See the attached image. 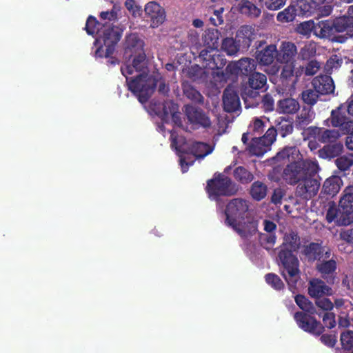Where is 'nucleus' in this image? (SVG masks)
<instances>
[{
	"mask_svg": "<svg viewBox=\"0 0 353 353\" xmlns=\"http://www.w3.org/2000/svg\"><path fill=\"white\" fill-rule=\"evenodd\" d=\"M341 343L343 349L350 350L353 347V331L347 330L341 334Z\"/></svg>",
	"mask_w": 353,
	"mask_h": 353,
	"instance_id": "52",
	"label": "nucleus"
},
{
	"mask_svg": "<svg viewBox=\"0 0 353 353\" xmlns=\"http://www.w3.org/2000/svg\"><path fill=\"white\" fill-rule=\"evenodd\" d=\"M339 206L341 218L339 223L343 225H349L353 223V188L348 186L343 191Z\"/></svg>",
	"mask_w": 353,
	"mask_h": 353,
	"instance_id": "10",
	"label": "nucleus"
},
{
	"mask_svg": "<svg viewBox=\"0 0 353 353\" xmlns=\"http://www.w3.org/2000/svg\"><path fill=\"white\" fill-rule=\"evenodd\" d=\"M319 94L315 89H307L302 92L301 99L305 103L312 106L318 101Z\"/></svg>",
	"mask_w": 353,
	"mask_h": 353,
	"instance_id": "46",
	"label": "nucleus"
},
{
	"mask_svg": "<svg viewBox=\"0 0 353 353\" xmlns=\"http://www.w3.org/2000/svg\"><path fill=\"white\" fill-rule=\"evenodd\" d=\"M179 110L178 105L172 101H165L163 104V121L166 120L170 115Z\"/></svg>",
	"mask_w": 353,
	"mask_h": 353,
	"instance_id": "53",
	"label": "nucleus"
},
{
	"mask_svg": "<svg viewBox=\"0 0 353 353\" xmlns=\"http://www.w3.org/2000/svg\"><path fill=\"white\" fill-rule=\"evenodd\" d=\"M293 128L292 123L290 121L285 119L281 120L276 125L278 134L281 137H285L288 134H291L293 131Z\"/></svg>",
	"mask_w": 353,
	"mask_h": 353,
	"instance_id": "50",
	"label": "nucleus"
},
{
	"mask_svg": "<svg viewBox=\"0 0 353 353\" xmlns=\"http://www.w3.org/2000/svg\"><path fill=\"white\" fill-rule=\"evenodd\" d=\"M340 132L337 130L323 129V134L321 137V143H339Z\"/></svg>",
	"mask_w": 353,
	"mask_h": 353,
	"instance_id": "43",
	"label": "nucleus"
},
{
	"mask_svg": "<svg viewBox=\"0 0 353 353\" xmlns=\"http://www.w3.org/2000/svg\"><path fill=\"white\" fill-rule=\"evenodd\" d=\"M191 154L196 159H203L212 152L211 146L203 142H195L190 147Z\"/></svg>",
	"mask_w": 353,
	"mask_h": 353,
	"instance_id": "33",
	"label": "nucleus"
},
{
	"mask_svg": "<svg viewBox=\"0 0 353 353\" xmlns=\"http://www.w3.org/2000/svg\"><path fill=\"white\" fill-rule=\"evenodd\" d=\"M279 108L285 114H294L300 108L299 102L292 98H287L279 101Z\"/></svg>",
	"mask_w": 353,
	"mask_h": 353,
	"instance_id": "35",
	"label": "nucleus"
},
{
	"mask_svg": "<svg viewBox=\"0 0 353 353\" xmlns=\"http://www.w3.org/2000/svg\"><path fill=\"white\" fill-rule=\"evenodd\" d=\"M243 239H248L257 232L258 223L252 219L246 221H239L231 227Z\"/></svg>",
	"mask_w": 353,
	"mask_h": 353,
	"instance_id": "23",
	"label": "nucleus"
},
{
	"mask_svg": "<svg viewBox=\"0 0 353 353\" xmlns=\"http://www.w3.org/2000/svg\"><path fill=\"white\" fill-rule=\"evenodd\" d=\"M321 186L320 179L305 177L301 180L296 189V196L304 200H309L316 195Z\"/></svg>",
	"mask_w": 353,
	"mask_h": 353,
	"instance_id": "12",
	"label": "nucleus"
},
{
	"mask_svg": "<svg viewBox=\"0 0 353 353\" xmlns=\"http://www.w3.org/2000/svg\"><path fill=\"white\" fill-rule=\"evenodd\" d=\"M97 49L94 52V56L96 58H108L110 55H112L113 53H108V45H104L103 43H98L97 46Z\"/></svg>",
	"mask_w": 353,
	"mask_h": 353,
	"instance_id": "62",
	"label": "nucleus"
},
{
	"mask_svg": "<svg viewBox=\"0 0 353 353\" xmlns=\"http://www.w3.org/2000/svg\"><path fill=\"white\" fill-rule=\"evenodd\" d=\"M124 29L123 25L113 26L107 23L103 24L99 38L95 39L94 45L97 46L98 43L102 42L104 45H108V53H114L115 47L120 41Z\"/></svg>",
	"mask_w": 353,
	"mask_h": 353,
	"instance_id": "8",
	"label": "nucleus"
},
{
	"mask_svg": "<svg viewBox=\"0 0 353 353\" xmlns=\"http://www.w3.org/2000/svg\"><path fill=\"white\" fill-rule=\"evenodd\" d=\"M335 164L340 171L349 170L353 165V157L346 155L338 157L335 160Z\"/></svg>",
	"mask_w": 353,
	"mask_h": 353,
	"instance_id": "47",
	"label": "nucleus"
},
{
	"mask_svg": "<svg viewBox=\"0 0 353 353\" xmlns=\"http://www.w3.org/2000/svg\"><path fill=\"white\" fill-rule=\"evenodd\" d=\"M131 59H132V64L125 63L121 67V74L125 77L128 86V81H131L138 74H148L145 52L134 55Z\"/></svg>",
	"mask_w": 353,
	"mask_h": 353,
	"instance_id": "9",
	"label": "nucleus"
},
{
	"mask_svg": "<svg viewBox=\"0 0 353 353\" xmlns=\"http://www.w3.org/2000/svg\"><path fill=\"white\" fill-rule=\"evenodd\" d=\"M188 76L193 81H199L205 77V72L199 65H194L189 69Z\"/></svg>",
	"mask_w": 353,
	"mask_h": 353,
	"instance_id": "54",
	"label": "nucleus"
},
{
	"mask_svg": "<svg viewBox=\"0 0 353 353\" xmlns=\"http://www.w3.org/2000/svg\"><path fill=\"white\" fill-rule=\"evenodd\" d=\"M298 14V9L294 5H290L283 11L279 12L277 14L276 19L279 22L287 23L293 21L296 16Z\"/></svg>",
	"mask_w": 353,
	"mask_h": 353,
	"instance_id": "39",
	"label": "nucleus"
},
{
	"mask_svg": "<svg viewBox=\"0 0 353 353\" xmlns=\"http://www.w3.org/2000/svg\"><path fill=\"white\" fill-rule=\"evenodd\" d=\"M221 49L228 55L232 56L235 55L241 48L236 39L226 37L222 41Z\"/></svg>",
	"mask_w": 353,
	"mask_h": 353,
	"instance_id": "40",
	"label": "nucleus"
},
{
	"mask_svg": "<svg viewBox=\"0 0 353 353\" xmlns=\"http://www.w3.org/2000/svg\"><path fill=\"white\" fill-rule=\"evenodd\" d=\"M303 254L309 262L315 261H319L321 259H327L332 255L331 249L326 246H323L321 243L312 242L305 245Z\"/></svg>",
	"mask_w": 353,
	"mask_h": 353,
	"instance_id": "14",
	"label": "nucleus"
},
{
	"mask_svg": "<svg viewBox=\"0 0 353 353\" xmlns=\"http://www.w3.org/2000/svg\"><path fill=\"white\" fill-rule=\"evenodd\" d=\"M328 209L326 212V220L327 221L330 223L333 221H336V224L338 225H342L341 223H339V221L341 218V210L339 207L337 208L336 203L332 201H330L327 203Z\"/></svg>",
	"mask_w": 353,
	"mask_h": 353,
	"instance_id": "41",
	"label": "nucleus"
},
{
	"mask_svg": "<svg viewBox=\"0 0 353 353\" xmlns=\"http://www.w3.org/2000/svg\"><path fill=\"white\" fill-rule=\"evenodd\" d=\"M145 15L150 18V26L155 28L161 25L165 20V11L159 3L155 1H150L145 6Z\"/></svg>",
	"mask_w": 353,
	"mask_h": 353,
	"instance_id": "16",
	"label": "nucleus"
},
{
	"mask_svg": "<svg viewBox=\"0 0 353 353\" xmlns=\"http://www.w3.org/2000/svg\"><path fill=\"white\" fill-rule=\"evenodd\" d=\"M295 6L298 9V14L309 17L316 11L317 3L313 0H299Z\"/></svg>",
	"mask_w": 353,
	"mask_h": 353,
	"instance_id": "32",
	"label": "nucleus"
},
{
	"mask_svg": "<svg viewBox=\"0 0 353 353\" xmlns=\"http://www.w3.org/2000/svg\"><path fill=\"white\" fill-rule=\"evenodd\" d=\"M343 63V59L337 54L332 55L325 63V68L327 71L333 69H338Z\"/></svg>",
	"mask_w": 353,
	"mask_h": 353,
	"instance_id": "57",
	"label": "nucleus"
},
{
	"mask_svg": "<svg viewBox=\"0 0 353 353\" xmlns=\"http://www.w3.org/2000/svg\"><path fill=\"white\" fill-rule=\"evenodd\" d=\"M267 77L265 74L254 72L248 77V82L243 85L241 95L246 108H254L261 100L260 92L266 91Z\"/></svg>",
	"mask_w": 353,
	"mask_h": 353,
	"instance_id": "5",
	"label": "nucleus"
},
{
	"mask_svg": "<svg viewBox=\"0 0 353 353\" xmlns=\"http://www.w3.org/2000/svg\"><path fill=\"white\" fill-rule=\"evenodd\" d=\"M304 176V170L299 163L288 164L283 170V179L289 184L299 183Z\"/></svg>",
	"mask_w": 353,
	"mask_h": 353,
	"instance_id": "21",
	"label": "nucleus"
},
{
	"mask_svg": "<svg viewBox=\"0 0 353 353\" xmlns=\"http://www.w3.org/2000/svg\"><path fill=\"white\" fill-rule=\"evenodd\" d=\"M332 289L326 285L325 282L321 279H313L310 281L308 294L312 297L318 299L323 295H330Z\"/></svg>",
	"mask_w": 353,
	"mask_h": 353,
	"instance_id": "26",
	"label": "nucleus"
},
{
	"mask_svg": "<svg viewBox=\"0 0 353 353\" xmlns=\"http://www.w3.org/2000/svg\"><path fill=\"white\" fill-rule=\"evenodd\" d=\"M196 159V158L192 157L189 154L181 155L179 161L183 173H185L188 171L189 167L193 165Z\"/></svg>",
	"mask_w": 353,
	"mask_h": 353,
	"instance_id": "59",
	"label": "nucleus"
},
{
	"mask_svg": "<svg viewBox=\"0 0 353 353\" xmlns=\"http://www.w3.org/2000/svg\"><path fill=\"white\" fill-rule=\"evenodd\" d=\"M333 26L332 19L317 21L315 36L321 39H329L339 43L344 42L345 41L344 37H334Z\"/></svg>",
	"mask_w": 353,
	"mask_h": 353,
	"instance_id": "18",
	"label": "nucleus"
},
{
	"mask_svg": "<svg viewBox=\"0 0 353 353\" xmlns=\"http://www.w3.org/2000/svg\"><path fill=\"white\" fill-rule=\"evenodd\" d=\"M334 37H344L345 40L353 37V19L341 17L332 19Z\"/></svg>",
	"mask_w": 353,
	"mask_h": 353,
	"instance_id": "17",
	"label": "nucleus"
},
{
	"mask_svg": "<svg viewBox=\"0 0 353 353\" xmlns=\"http://www.w3.org/2000/svg\"><path fill=\"white\" fill-rule=\"evenodd\" d=\"M316 305L325 312H330L333 309L332 302L326 297H319L315 300Z\"/></svg>",
	"mask_w": 353,
	"mask_h": 353,
	"instance_id": "60",
	"label": "nucleus"
},
{
	"mask_svg": "<svg viewBox=\"0 0 353 353\" xmlns=\"http://www.w3.org/2000/svg\"><path fill=\"white\" fill-rule=\"evenodd\" d=\"M277 48L276 45L270 44L261 50L256 52V61L261 65H270L276 59L277 61Z\"/></svg>",
	"mask_w": 353,
	"mask_h": 353,
	"instance_id": "24",
	"label": "nucleus"
},
{
	"mask_svg": "<svg viewBox=\"0 0 353 353\" xmlns=\"http://www.w3.org/2000/svg\"><path fill=\"white\" fill-rule=\"evenodd\" d=\"M220 36L221 32L216 28L206 29L202 34V46L205 48L200 51L199 57L206 69L219 70L225 63L222 56L212 54L219 47Z\"/></svg>",
	"mask_w": 353,
	"mask_h": 353,
	"instance_id": "3",
	"label": "nucleus"
},
{
	"mask_svg": "<svg viewBox=\"0 0 353 353\" xmlns=\"http://www.w3.org/2000/svg\"><path fill=\"white\" fill-rule=\"evenodd\" d=\"M277 61L281 63H294L297 54L296 46L290 41H282L277 49Z\"/></svg>",
	"mask_w": 353,
	"mask_h": 353,
	"instance_id": "20",
	"label": "nucleus"
},
{
	"mask_svg": "<svg viewBox=\"0 0 353 353\" xmlns=\"http://www.w3.org/2000/svg\"><path fill=\"white\" fill-rule=\"evenodd\" d=\"M183 95L195 103L203 104L204 98L202 94L188 81L181 83Z\"/></svg>",
	"mask_w": 353,
	"mask_h": 353,
	"instance_id": "30",
	"label": "nucleus"
},
{
	"mask_svg": "<svg viewBox=\"0 0 353 353\" xmlns=\"http://www.w3.org/2000/svg\"><path fill=\"white\" fill-rule=\"evenodd\" d=\"M297 149L295 146H287L283 150L277 152L274 159L276 161H283L285 159L290 160V157L294 159V155L296 153Z\"/></svg>",
	"mask_w": 353,
	"mask_h": 353,
	"instance_id": "49",
	"label": "nucleus"
},
{
	"mask_svg": "<svg viewBox=\"0 0 353 353\" xmlns=\"http://www.w3.org/2000/svg\"><path fill=\"white\" fill-rule=\"evenodd\" d=\"M266 283L276 290H281L284 288V283L280 277L274 273H268L265 276Z\"/></svg>",
	"mask_w": 353,
	"mask_h": 353,
	"instance_id": "48",
	"label": "nucleus"
},
{
	"mask_svg": "<svg viewBox=\"0 0 353 353\" xmlns=\"http://www.w3.org/2000/svg\"><path fill=\"white\" fill-rule=\"evenodd\" d=\"M281 70L280 80L284 86L294 87L298 81L297 76L294 77V63H285Z\"/></svg>",
	"mask_w": 353,
	"mask_h": 353,
	"instance_id": "29",
	"label": "nucleus"
},
{
	"mask_svg": "<svg viewBox=\"0 0 353 353\" xmlns=\"http://www.w3.org/2000/svg\"><path fill=\"white\" fill-rule=\"evenodd\" d=\"M239 10L242 14L252 17H257L261 12V9L248 0H241Z\"/></svg>",
	"mask_w": 353,
	"mask_h": 353,
	"instance_id": "37",
	"label": "nucleus"
},
{
	"mask_svg": "<svg viewBox=\"0 0 353 353\" xmlns=\"http://www.w3.org/2000/svg\"><path fill=\"white\" fill-rule=\"evenodd\" d=\"M261 103L262 108L265 111H272L274 110V99L270 94H265L261 99Z\"/></svg>",
	"mask_w": 353,
	"mask_h": 353,
	"instance_id": "64",
	"label": "nucleus"
},
{
	"mask_svg": "<svg viewBox=\"0 0 353 353\" xmlns=\"http://www.w3.org/2000/svg\"><path fill=\"white\" fill-rule=\"evenodd\" d=\"M312 85L321 95L332 94L335 89L334 81L329 75L316 76L313 79Z\"/></svg>",
	"mask_w": 353,
	"mask_h": 353,
	"instance_id": "22",
	"label": "nucleus"
},
{
	"mask_svg": "<svg viewBox=\"0 0 353 353\" xmlns=\"http://www.w3.org/2000/svg\"><path fill=\"white\" fill-rule=\"evenodd\" d=\"M336 268V259L332 256L327 259H321L316 265V270L328 284L334 283Z\"/></svg>",
	"mask_w": 353,
	"mask_h": 353,
	"instance_id": "15",
	"label": "nucleus"
},
{
	"mask_svg": "<svg viewBox=\"0 0 353 353\" xmlns=\"http://www.w3.org/2000/svg\"><path fill=\"white\" fill-rule=\"evenodd\" d=\"M316 23L312 20L302 22L298 26V32L303 35H310L313 32L315 35Z\"/></svg>",
	"mask_w": 353,
	"mask_h": 353,
	"instance_id": "51",
	"label": "nucleus"
},
{
	"mask_svg": "<svg viewBox=\"0 0 353 353\" xmlns=\"http://www.w3.org/2000/svg\"><path fill=\"white\" fill-rule=\"evenodd\" d=\"M223 11V8H221L219 10H214V16L210 17L209 18V21H210L211 24L218 26L219 25H221L223 23V19L222 16V13Z\"/></svg>",
	"mask_w": 353,
	"mask_h": 353,
	"instance_id": "63",
	"label": "nucleus"
},
{
	"mask_svg": "<svg viewBox=\"0 0 353 353\" xmlns=\"http://www.w3.org/2000/svg\"><path fill=\"white\" fill-rule=\"evenodd\" d=\"M267 193V185L260 181H254L250 186V194L254 201L263 200L265 198Z\"/></svg>",
	"mask_w": 353,
	"mask_h": 353,
	"instance_id": "31",
	"label": "nucleus"
},
{
	"mask_svg": "<svg viewBox=\"0 0 353 353\" xmlns=\"http://www.w3.org/2000/svg\"><path fill=\"white\" fill-rule=\"evenodd\" d=\"M248 210V201L241 198L232 199L227 204L225 209V224L228 227H232L238 223L239 221L244 220L247 217L246 214Z\"/></svg>",
	"mask_w": 353,
	"mask_h": 353,
	"instance_id": "7",
	"label": "nucleus"
},
{
	"mask_svg": "<svg viewBox=\"0 0 353 353\" xmlns=\"http://www.w3.org/2000/svg\"><path fill=\"white\" fill-rule=\"evenodd\" d=\"M342 185L343 181L341 177L332 176L324 181L321 193L332 198L339 193Z\"/></svg>",
	"mask_w": 353,
	"mask_h": 353,
	"instance_id": "28",
	"label": "nucleus"
},
{
	"mask_svg": "<svg viewBox=\"0 0 353 353\" xmlns=\"http://www.w3.org/2000/svg\"><path fill=\"white\" fill-rule=\"evenodd\" d=\"M276 236L275 234H259V243L261 247L267 250H270L273 248L276 243Z\"/></svg>",
	"mask_w": 353,
	"mask_h": 353,
	"instance_id": "42",
	"label": "nucleus"
},
{
	"mask_svg": "<svg viewBox=\"0 0 353 353\" xmlns=\"http://www.w3.org/2000/svg\"><path fill=\"white\" fill-rule=\"evenodd\" d=\"M253 28L250 26H243L237 31L235 39L242 50H248L254 39Z\"/></svg>",
	"mask_w": 353,
	"mask_h": 353,
	"instance_id": "25",
	"label": "nucleus"
},
{
	"mask_svg": "<svg viewBox=\"0 0 353 353\" xmlns=\"http://www.w3.org/2000/svg\"><path fill=\"white\" fill-rule=\"evenodd\" d=\"M125 6L134 17H138L141 16V7L137 5L134 0H126L125 2Z\"/></svg>",
	"mask_w": 353,
	"mask_h": 353,
	"instance_id": "58",
	"label": "nucleus"
},
{
	"mask_svg": "<svg viewBox=\"0 0 353 353\" xmlns=\"http://www.w3.org/2000/svg\"><path fill=\"white\" fill-rule=\"evenodd\" d=\"M261 5L270 10H277L285 4V0H260Z\"/></svg>",
	"mask_w": 353,
	"mask_h": 353,
	"instance_id": "55",
	"label": "nucleus"
},
{
	"mask_svg": "<svg viewBox=\"0 0 353 353\" xmlns=\"http://www.w3.org/2000/svg\"><path fill=\"white\" fill-rule=\"evenodd\" d=\"M347 119V117L341 112V108H338L332 111L330 117L325 121V122L330 121L332 126L340 128Z\"/></svg>",
	"mask_w": 353,
	"mask_h": 353,
	"instance_id": "45",
	"label": "nucleus"
},
{
	"mask_svg": "<svg viewBox=\"0 0 353 353\" xmlns=\"http://www.w3.org/2000/svg\"><path fill=\"white\" fill-rule=\"evenodd\" d=\"M206 191L210 197L216 199L219 196H231L235 195L239 185L230 177L223 173H215L212 179L207 181Z\"/></svg>",
	"mask_w": 353,
	"mask_h": 353,
	"instance_id": "6",
	"label": "nucleus"
},
{
	"mask_svg": "<svg viewBox=\"0 0 353 353\" xmlns=\"http://www.w3.org/2000/svg\"><path fill=\"white\" fill-rule=\"evenodd\" d=\"M156 88L159 94L163 96H168L170 91L169 84L159 73L152 75L141 73L128 81V90L141 103L149 100Z\"/></svg>",
	"mask_w": 353,
	"mask_h": 353,
	"instance_id": "2",
	"label": "nucleus"
},
{
	"mask_svg": "<svg viewBox=\"0 0 353 353\" xmlns=\"http://www.w3.org/2000/svg\"><path fill=\"white\" fill-rule=\"evenodd\" d=\"M296 305L303 312H296L294 314V319L303 331L310 334L320 336L324 332V326L320 321H317L312 314H318L313 303L304 295L297 294L294 297Z\"/></svg>",
	"mask_w": 353,
	"mask_h": 353,
	"instance_id": "4",
	"label": "nucleus"
},
{
	"mask_svg": "<svg viewBox=\"0 0 353 353\" xmlns=\"http://www.w3.org/2000/svg\"><path fill=\"white\" fill-rule=\"evenodd\" d=\"M103 28V24L99 23L97 19L93 16H89L87 19L85 30L86 32L90 35H94V34H100Z\"/></svg>",
	"mask_w": 353,
	"mask_h": 353,
	"instance_id": "44",
	"label": "nucleus"
},
{
	"mask_svg": "<svg viewBox=\"0 0 353 353\" xmlns=\"http://www.w3.org/2000/svg\"><path fill=\"white\" fill-rule=\"evenodd\" d=\"M319 316H322L323 323L327 328H333L336 325L335 314L330 312H318Z\"/></svg>",
	"mask_w": 353,
	"mask_h": 353,
	"instance_id": "56",
	"label": "nucleus"
},
{
	"mask_svg": "<svg viewBox=\"0 0 353 353\" xmlns=\"http://www.w3.org/2000/svg\"><path fill=\"white\" fill-rule=\"evenodd\" d=\"M238 63L241 74L249 77L250 74L255 72L256 62L254 59L248 57L242 58L238 61Z\"/></svg>",
	"mask_w": 353,
	"mask_h": 353,
	"instance_id": "38",
	"label": "nucleus"
},
{
	"mask_svg": "<svg viewBox=\"0 0 353 353\" xmlns=\"http://www.w3.org/2000/svg\"><path fill=\"white\" fill-rule=\"evenodd\" d=\"M233 176L236 181L248 184L254 180V174L243 166H238L233 171Z\"/></svg>",
	"mask_w": 353,
	"mask_h": 353,
	"instance_id": "34",
	"label": "nucleus"
},
{
	"mask_svg": "<svg viewBox=\"0 0 353 353\" xmlns=\"http://www.w3.org/2000/svg\"><path fill=\"white\" fill-rule=\"evenodd\" d=\"M299 245L300 238L298 234L291 231L285 234L278 254L279 259L284 268L281 272V275L289 285H295L299 278V261L293 254L299 249Z\"/></svg>",
	"mask_w": 353,
	"mask_h": 353,
	"instance_id": "1",
	"label": "nucleus"
},
{
	"mask_svg": "<svg viewBox=\"0 0 353 353\" xmlns=\"http://www.w3.org/2000/svg\"><path fill=\"white\" fill-rule=\"evenodd\" d=\"M185 114L188 122L196 128L208 129L212 126V121L208 114L200 108L186 105L185 106Z\"/></svg>",
	"mask_w": 353,
	"mask_h": 353,
	"instance_id": "11",
	"label": "nucleus"
},
{
	"mask_svg": "<svg viewBox=\"0 0 353 353\" xmlns=\"http://www.w3.org/2000/svg\"><path fill=\"white\" fill-rule=\"evenodd\" d=\"M241 74L240 68L239 67L238 61L229 63L225 71H218L216 72V75L219 78L220 81H226L230 78L231 75H238Z\"/></svg>",
	"mask_w": 353,
	"mask_h": 353,
	"instance_id": "36",
	"label": "nucleus"
},
{
	"mask_svg": "<svg viewBox=\"0 0 353 353\" xmlns=\"http://www.w3.org/2000/svg\"><path fill=\"white\" fill-rule=\"evenodd\" d=\"M223 110L229 113L234 112L241 108L237 92L231 85L227 86L223 94Z\"/></svg>",
	"mask_w": 353,
	"mask_h": 353,
	"instance_id": "19",
	"label": "nucleus"
},
{
	"mask_svg": "<svg viewBox=\"0 0 353 353\" xmlns=\"http://www.w3.org/2000/svg\"><path fill=\"white\" fill-rule=\"evenodd\" d=\"M343 150V145L341 142L334 143L325 145L319 149L316 154L323 159H331L339 157Z\"/></svg>",
	"mask_w": 353,
	"mask_h": 353,
	"instance_id": "27",
	"label": "nucleus"
},
{
	"mask_svg": "<svg viewBox=\"0 0 353 353\" xmlns=\"http://www.w3.org/2000/svg\"><path fill=\"white\" fill-rule=\"evenodd\" d=\"M316 53L315 48L311 45H305L300 50L299 58L303 60H307L313 57Z\"/></svg>",
	"mask_w": 353,
	"mask_h": 353,
	"instance_id": "61",
	"label": "nucleus"
},
{
	"mask_svg": "<svg viewBox=\"0 0 353 353\" xmlns=\"http://www.w3.org/2000/svg\"><path fill=\"white\" fill-rule=\"evenodd\" d=\"M144 42L137 33H130L125 35L123 44V57L129 61L134 55L144 52Z\"/></svg>",
	"mask_w": 353,
	"mask_h": 353,
	"instance_id": "13",
	"label": "nucleus"
}]
</instances>
